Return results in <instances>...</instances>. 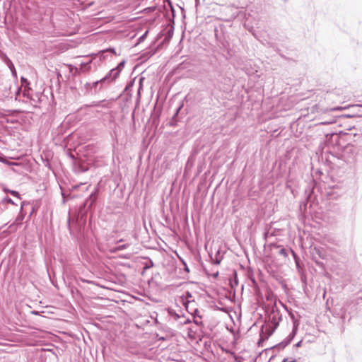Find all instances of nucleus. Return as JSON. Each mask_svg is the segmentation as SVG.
<instances>
[{
	"mask_svg": "<svg viewBox=\"0 0 362 362\" xmlns=\"http://www.w3.org/2000/svg\"><path fill=\"white\" fill-rule=\"evenodd\" d=\"M99 194L100 188L96 186L76 212L71 216L69 214L67 226L70 235L78 240L84 238L83 231L86 226L88 213L95 208Z\"/></svg>",
	"mask_w": 362,
	"mask_h": 362,
	"instance_id": "nucleus-1",
	"label": "nucleus"
},
{
	"mask_svg": "<svg viewBox=\"0 0 362 362\" xmlns=\"http://www.w3.org/2000/svg\"><path fill=\"white\" fill-rule=\"evenodd\" d=\"M179 121V118L177 117L173 116L171 117L168 124L170 127H175Z\"/></svg>",
	"mask_w": 362,
	"mask_h": 362,
	"instance_id": "nucleus-28",
	"label": "nucleus"
},
{
	"mask_svg": "<svg viewBox=\"0 0 362 362\" xmlns=\"http://www.w3.org/2000/svg\"><path fill=\"white\" fill-rule=\"evenodd\" d=\"M312 259L319 267H324V263L320 259H325L327 257L325 250L321 247L315 246L310 249Z\"/></svg>",
	"mask_w": 362,
	"mask_h": 362,
	"instance_id": "nucleus-4",
	"label": "nucleus"
},
{
	"mask_svg": "<svg viewBox=\"0 0 362 362\" xmlns=\"http://www.w3.org/2000/svg\"><path fill=\"white\" fill-rule=\"evenodd\" d=\"M317 182L314 179L310 180L305 189V198L307 202H311V203H315L317 202V195L315 194V189L317 187Z\"/></svg>",
	"mask_w": 362,
	"mask_h": 362,
	"instance_id": "nucleus-5",
	"label": "nucleus"
},
{
	"mask_svg": "<svg viewBox=\"0 0 362 362\" xmlns=\"http://www.w3.org/2000/svg\"><path fill=\"white\" fill-rule=\"evenodd\" d=\"M119 75L113 69H110L109 72L102 78L103 82L108 86L110 83L115 82Z\"/></svg>",
	"mask_w": 362,
	"mask_h": 362,
	"instance_id": "nucleus-12",
	"label": "nucleus"
},
{
	"mask_svg": "<svg viewBox=\"0 0 362 362\" xmlns=\"http://www.w3.org/2000/svg\"><path fill=\"white\" fill-rule=\"evenodd\" d=\"M6 209H8V205L4 201V199L1 198L0 199V214H1L4 211H5Z\"/></svg>",
	"mask_w": 362,
	"mask_h": 362,
	"instance_id": "nucleus-29",
	"label": "nucleus"
},
{
	"mask_svg": "<svg viewBox=\"0 0 362 362\" xmlns=\"http://www.w3.org/2000/svg\"><path fill=\"white\" fill-rule=\"evenodd\" d=\"M25 204H26V202L23 201L21 202L20 212L16 218V222H17L18 223H21L25 218V214L23 213V207Z\"/></svg>",
	"mask_w": 362,
	"mask_h": 362,
	"instance_id": "nucleus-18",
	"label": "nucleus"
},
{
	"mask_svg": "<svg viewBox=\"0 0 362 362\" xmlns=\"http://www.w3.org/2000/svg\"><path fill=\"white\" fill-rule=\"evenodd\" d=\"M218 274H219L218 272H216V273H214L212 276L214 279H216L218 276Z\"/></svg>",
	"mask_w": 362,
	"mask_h": 362,
	"instance_id": "nucleus-47",
	"label": "nucleus"
},
{
	"mask_svg": "<svg viewBox=\"0 0 362 362\" xmlns=\"http://www.w3.org/2000/svg\"><path fill=\"white\" fill-rule=\"evenodd\" d=\"M187 296H191V294H190V293H189V292H187Z\"/></svg>",
	"mask_w": 362,
	"mask_h": 362,
	"instance_id": "nucleus-57",
	"label": "nucleus"
},
{
	"mask_svg": "<svg viewBox=\"0 0 362 362\" xmlns=\"http://www.w3.org/2000/svg\"><path fill=\"white\" fill-rule=\"evenodd\" d=\"M88 189V187H85L83 190L87 191Z\"/></svg>",
	"mask_w": 362,
	"mask_h": 362,
	"instance_id": "nucleus-56",
	"label": "nucleus"
},
{
	"mask_svg": "<svg viewBox=\"0 0 362 362\" xmlns=\"http://www.w3.org/2000/svg\"><path fill=\"white\" fill-rule=\"evenodd\" d=\"M145 259H146L148 261L144 264V269L147 270L153 267L154 264L150 257H146Z\"/></svg>",
	"mask_w": 362,
	"mask_h": 362,
	"instance_id": "nucleus-26",
	"label": "nucleus"
},
{
	"mask_svg": "<svg viewBox=\"0 0 362 362\" xmlns=\"http://www.w3.org/2000/svg\"><path fill=\"white\" fill-rule=\"evenodd\" d=\"M4 163L6 164L8 166H13V165H16V163L11 162V161H8L7 159L6 160V163Z\"/></svg>",
	"mask_w": 362,
	"mask_h": 362,
	"instance_id": "nucleus-42",
	"label": "nucleus"
},
{
	"mask_svg": "<svg viewBox=\"0 0 362 362\" xmlns=\"http://www.w3.org/2000/svg\"><path fill=\"white\" fill-rule=\"evenodd\" d=\"M297 333V327H293L291 332L281 342L278 344L276 346L284 349L286 346L291 343Z\"/></svg>",
	"mask_w": 362,
	"mask_h": 362,
	"instance_id": "nucleus-10",
	"label": "nucleus"
},
{
	"mask_svg": "<svg viewBox=\"0 0 362 362\" xmlns=\"http://www.w3.org/2000/svg\"><path fill=\"white\" fill-rule=\"evenodd\" d=\"M341 109H342V107H339V106H337V107H334L332 110H341Z\"/></svg>",
	"mask_w": 362,
	"mask_h": 362,
	"instance_id": "nucleus-48",
	"label": "nucleus"
},
{
	"mask_svg": "<svg viewBox=\"0 0 362 362\" xmlns=\"http://www.w3.org/2000/svg\"><path fill=\"white\" fill-rule=\"evenodd\" d=\"M148 33V31L146 30L143 35H141L138 39V42L141 43V42H143L146 38Z\"/></svg>",
	"mask_w": 362,
	"mask_h": 362,
	"instance_id": "nucleus-36",
	"label": "nucleus"
},
{
	"mask_svg": "<svg viewBox=\"0 0 362 362\" xmlns=\"http://www.w3.org/2000/svg\"><path fill=\"white\" fill-rule=\"evenodd\" d=\"M107 103L105 100H101L99 102L95 103L93 106L94 107H107Z\"/></svg>",
	"mask_w": 362,
	"mask_h": 362,
	"instance_id": "nucleus-33",
	"label": "nucleus"
},
{
	"mask_svg": "<svg viewBox=\"0 0 362 362\" xmlns=\"http://www.w3.org/2000/svg\"><path fill=\"white\" fill-rule=\"evenodd\" d=\"M0 58L7 65L8 69H10L14 66L13 63L10 59V58L7 56L6 54L1 53L0 55Z\"/></svg>",
	"mask_w": 362,
	"mask_h": 362,
	"instance_id": "nucleus-19",
	"label": "nucleus"
},
{
	"mask_svg": "<svg viewBox=\"0 0 362 362\" xmlns=\"http://www.w3.org/2000/svg\"><path fill=\"white\" fill-rule=\"evenodd\" d=\"M32 314L35 315H39L37 311H32Z\"/></svg>",
	"mask_w": 362,
	"mask_h": 362,
	"instance_id": "nucleus-49",
	"label": "nucleus"
},
{
	"mask_svg": "<svg viewBox=\"0 0 362 362\" xmlns=\"http://www.w3.org/2000/svg\"><path fill=\"white\" fill-rule=\"evenodd\" d=\"M196 152H192L190 156L188 157L187 163H186V168H192L196 160Z\"/></svg>",
	"mask_w": 362,
	"mask_h": 362,
	"instance_id": "nucleus-20",
	"label": "nucleus"
},
{
	"mask_svg": "<svg viewBox=\"0 0 362 362\" xmlns=\"http://www.w3.org/2000/svg\"><path fill=\"white\" fill-rule=\"evenodd\" d=\"M135 82V78L130 80L126 85L122 93L119 95L120 98L123 100L128 101L132 98V88H133Z\"/></svg>",
	"mask_w": 362,
	"mask_h": 362,
	"instance_id": "nucleus-8",
	"label": "nucleus"
},
{
	"mask_svg": "<svg viewBox=\"0 0 362 362\" xmlns=\"http://www.w3.org/2000/svg\"><path fill=\"white\" fill-rule=\"evenodd\" d=\"M195 3H196V6H197L198 4H199V0H195Z\"/></svg>",
	"mask_w": 362,
	"mask_h": 362,
	"instance_id": "nucleus-53",
	"label": "nucleus"
},
{
	"mask_svg": "<svg viewBox=\"0 0 362 362\" xmlns=\"http://www.w3.org/2000/svg\"><path fill=\"white\" fill-rule=\"evenodd\" d=\"M21 86L23 88V95L25 98H29V91L31 90L30 81L24 76L21 78Z\"/></svg>",
	"mask_w": 362,
	"mask_h": 362,
	"instance_id": "nucleus-13",
	"label": "nucleus"
},
{
	"mask_svg": "<svg viewBox=\"0 0 362 362\" xmlns=\"http://www.w3.org/2000/svg\"><path fill=\"white\" fill-rule=\"evenodd\" d=\"M183 103H181L175 109V113L173 115V116H175V117H178V115L180 112V110L183 108Z\"/></svg>",
	"mask_w": 362,
	"mask_h": 362,
	"instance_id": "nucleus-34",
	"label": "nucleus"
},
{
	"mask_svg": "<svg viewBox=\"0 0 362 362\" xmlns=\"http://www.w3.org/2000/svg\"><path fill=\"white\" fill-rule=\"evenodd\" d=\"M209 256L211 259V262L213 264L218 265L221 264L222 259L223 257V255H221V250H218L216 252L215 256L213 257L211 254H209Z\"/></svg>",
	"mask_w": 362,
	"mask_h": 362,
	"instance_id": "nucleus-16",
	"label": "nucleus"
},
{
	"mask_svg": "<svg viewBox=\"0 0 362 362\" xmlns=\"http://www.w3.org/2000/svg\"><path fill=\"white\" fill-rule=\"evenodd\" d=\"M308 204H310V206L311 207L312 204L313 203H311V202H307L306 198L305 199V201H303L300 203L299 209H300V212L305 213L306 211L307 206H308Z\"/></svg>",
	"mask_w": 362,
	"mask_h": 362,
	"instance_id": "nucleus-22",
	"label": "nucleus"
},
{
	"mask_svg": "<svg viewBox=\"0 0 362 362\" xmlns=\"http://www.w3.org/2000/svg\"><path fill=\"white\" fill-rule=\"evenodd\" d=\"M144 81V77L139 78V87L137 90V103L140 100L141 91L143 90V81Z\"/></svg>",
	"mask_w": 362,
	"mask_h": 362,
	"instance_id": "nucleus-25",
	"label": "nucleus"
},
{
	"mask_svg": "<svg viewBox=\"0 0 362 362\" xmlns=\"http://www.w3.org/2000/svg\"><path fill=\"white\" fill-rule=\"evenodd\" d=\"M122 241H123V239H119V240L117 241V243H121Z\"/></svg>",
	"mask_w": 362,
	"mask_h": 362,
	"instance_id": "nucleus-55",
	"label": "nucleus"
},
{
	"mask_svg": "<svg viewBox=\"0 0 362 362\" xmlns=\"http://www.w3.org/2000/svg\"><path fill=\"white\" fill-rule=\"evenodd\" d=\"M129 245H130L129 243L119 245L114 247L111 251L112 252H116L118 251L124 250L127 249Z\"/></svg>",
	"mask_w": 362,
	"mask_h": 362,
	"instance_id": "nucleus-27",
	"label": "nucleus"
},
{
	"mask_svg": "<svg viewBox=\"0 0 362 362\" xmlns=\"http://www.w3.org/2000/svg\"><path fill=\"white\" fill-rule=\"evenodd\" d=\"M11 72V74L13 76V77L14 78H17V71H16V69L15 68V66H13V67L10 68L9 69Z\"/></svg>",
	"mask_w": 362,
	"mask_h": 362,
	"instance_id": "nucleus-37",
	"label": "nucleus"
},
{
	"mask_svg": "<svg viewBox=\"0 0 362 362\" xmlns=\"http://www.w3.org/2000/svg\"><path fill=\"white\" fill-rule=\"evenodd\" d=\"M126 64V60L125 59H122L119 63H118V64L117 65V66H115V68H112L115 71H117V73L120 75V73L121 71H122V69H124V66Z\"/></svg>",
	"mask_w": 362,
	"mask_h": 362,
	"instance_id": "nucleus-23",
	"label": "nucleus"
},
{
	"mask_svg": "<svg viewBox=\"0 0 362 362\" xmlns=\"http://www.w3.org/2000/svg\"><path fill=\"white\" fill-rule=\"evenodd\" d=\"M159 115L156 116V117L153 118V123L156 122V120L158 119Z\"/></svg>",
	"mask_w": 362,
	"mask_h": 362,
	"instance_id": "nucleus-50",
	"label": "nucleus"
},
{
	"mask_svg": "<svg viewBox=\"0 0 362 362\" xmlns=\"http://www.w3.org/2000/svg\"><path fill=\"white\" fill-rule=\"evenodd\" d=\"M316 173L322 174V172H321V170H317L316 171Z\"/></svg>",
	"mask_w": 362,
	"mask_h": 362,
	"instance_id": "nucleus-54",
	"label": "nucleus"
},
{
	"mask_svg": "<svg viewBox=\"0 0 362 362\" xmlns=\"http://www.w3.org/2000/svg\"><path fill=\"white\" fill-rule=\"evenodd\" d=\"M61 194L63 199V202H66L69 199H72L76 197H78L79 195L74 193L69 187H64L60 186Z\"/></svg>",
	"mask_w": 362,
	"mask_h": 362,
	"instance_id": "nucleus-9",
	"label": "nucleus"
},
{
	"mask_svg": "<svg viewBox=\"0 0 362 362\" xmlns=\"http://www.w3.org/2000/svg\"><path fill=\"white\" fill-rule=\"evenodd\" d=\"M180 262H182V265H184V262H186L182 258L180 257Z\"/></svg>",
	"mask_w": 362,
	"mask_h": 362,
	"instance_id": "nucleus-51",
	"label": "nucleus"
},
{
	"mask_svg": "<svg viewBox=\"0 0 362 362\" xmlns=\"http://www.w3.org/2000/svg\"><path fill=\"white\" fill-rule=\"evenodd\" d=\"M9 194L11 196H13L14 197H16L19 200H21V199H22L20 193L18 191H16V190H13V189L12 190H9Z\"/></svg>",
	"mask_w": 362,
	"mask_h": 362,
	"instance_id": "nucleus-32",
	"label": "nucleus"
},
{
	"mask_svg": "<svg viewBox=\"0 0 362 362\" xmlns=\"http://www.w3.org/2000/svg\"><path fill=\"white\" fill-rule=\"evenodd\" d=\"M346 135H348V134L342 131H339V132H328L325 134V143L327 146L343 148L345 145L344 136H346Z\"/></svg>",
	"mask_w": 362,
	"mask_h": 362,
	"instance_id": "nucleus-2",
	"label": "nucleus"
},
{
	"mask_svg": "<svg viewBox=\"0 0 362 362\" xmlns=\"http://www.w3.org/2000/svg\"><path fill=\"white\" fill-rule=\"evenodd\" d=\"M343 117H347V118H354V117H361L362 115H344Z\"/></svg>",
	"mask_w": 362,
	"mask_h": 362,
	"instance_id": "nucleus-39",
	"label": "nucleus"
},
{
	"mask_svg": "<svg viewBox=\"0 0 362 362\" xmlns=\"http://www.w3.org/2000/svg\"><path fill=\"white\" fill-rule=\"evenodd\" d=\"M174 32V26L173 25H166L165 29L163 30L160 35H165V37L161 43V46L163 43L168 44L171 40Z\"/></svg>",
	"mask_w": 362,
	"mask_h": 362,
	"instance_id": "nucleus-11",
	"label": "nucleus"
},
{
	"mask_svg": "<svg viewBox=\"0 0 362 362\" xmlns=\"http://www.w3.org/2000/svg\"><path fill=\"white\" fill-rule=\"evenodd\" d=\"M229 285L231 290H233V293H235V287L238 285V279L236 272H234V275L230 278Z\"/></svg>",
	"mask_w": 362,
	"mask_h": 362,
	"instance_id": "nucleus-17",
	"label": "nucleus"
},
{
	"mask_svg": "<svg viewBox=\"0 0 362 362\" xmlns=\"http://www.w3.org/2000/svg\"><path fill=\"white\" fill-rule=\"evenodd\" d=\"M267 339H268V337H267L264 339H263L262 334H260V338L259 339V340L257 341L258 346H262V344H263L264 341Z\"/></svg>",
	"mask_w": 362,
	"mask_h": 362,
	"instance_id": "nucleus-38",
	"label": "nucleus"
},
{
	"mask_svg": "<svg viewBox=\"0 0 362 362\" xmlns=\"http://www.w3.org/2000/svg\"><path fill=\"white\" fill-rule=\"evenodd\" d=\"M162 47L161 43L158 44L156 47H153L152 45L151 46L150 49L148 50H146L143 54L142 57H145L146 59H149L151 57H153L155 54L157 53V52Z\"/></svg>",
	"mask_w": 362,
	"mask_h": 362,
	"instance_id": "nucleus-15",
	"label": "nucleus"
},
{
	"mask_svg": "<svg viewBox=\"0 0 362 362\" xmlns=\"http://www.w3.org/2000/svg\"><path fill=\"white\" fill-rule=\"evenodd\" d=\"M108 54L110 55H117V52L114 47H110L107 49L100 50L98 53V56L100 59H106L107 58Z\"/></svg>",
	"mask_w": 362,
	"mask_h": 362,
	"instance_id": "nucleus-14",
	"label": "nucleus"
},
{
	"mask_svg": "<svg viewBox=\"0 0 362 362\" xmlns=\"http://www.w3.org/2000/svg\"><path fill=\"white\" fill-rule=\"evenodd\" d=\"M45 165L46 167H47L49 170H52V165H51L49 161L47 160L46 163H45Z\"/></svg>",
	"mask_w": 362,
	"mask_h": 362,
	"instance_id": "nucleus-45",
	"label": "nucleus"
},
{
	"mask_svg": "<svg viewBox=\"0 0 362 362\" xmlns=\"http://www.w3.org/2000/svg\"><path fill=\"white\" fill-rule=\"evenodd\" d=\"M281 362H297V360L295 358H291L289 360L288 358H285L282 360Z\"/></svg>",
	"mask_w": 362,
	"mask_h": 362,
	"instance_id": "nucleus-40",
	"label": "nucleus"
},
{
	"mask_svg": "<svg viewBox=\"0 0 362 362\" xmlns=\"http://www.w3.org/2000/svg\"><path fill=\"white\" fill-rule=\"evenodd\" d=\"M9 190H11L10 189L7 188L6 187H3V191L6 193V194H9Z\"/></svg>",
	"mask_w": 362,
	"mask_h": 362,
	"instance_id": "nucleus-46",
	"label": "nucleus"
},
{
	"mask_svg": "<svg viewBox=\"0 0 362 362\" xmlns=\"http://www.w3.org/2000/svg\"><path fill=\"white\" fill-rule=\"evenodd\" d=\"M274 247L279 249L278 254L284 257H287L288 255V250L280 245L275 244Z\"/></svg>",
	"mask_w": 362,
	"mask_h": 362,
	"instance_id": "nucleus-21",
	"label": "nucleus"
},
{
	"mask_svg": "<svg viewBox=\"0 0 362 362\" xmlns=\"http://www.w3.org/2000/svg\"><path fill=\"white\" fill-rule=\"evenodd\" d=\"M168 313L170 316L173 317L176 320L180 318V315L177 314L176 312L173 309H169Z\"/></svg>",
	"mask_w": 362,
	"mask_h": 362,
	"instance_id": "nucleus-35",
	"label": "nucleus"
},
{
	"mask_svg": "<svg viewBox=\"0 0 362 362\" xmlns=\"http://www.w3.org/2000/svg\"><path fill=\"white\" fill-rule=\"evenodd\" d=\"M107 87L102 78L92 83L88 82L84 84V89L86 94H96Z\"/></svg>",
	"mask_w": 362,
	"mask_h": 362,
	"instance_id": "nucleus-3",
	"label": "nucleus"
},
{
	"mask_svg": "<svg viewBox=\"0 0 362 362\" xmlns=\"http://www.w3.org/2000/svg\"><path fill=\"white\" fill-rule=\"evenodd\" d=\"M90 164L81 158H74L73 170L75 173H83L89 170Z\"/></svg>",
	"mask_w": 362,
	"mask_h": 362,
	"instance_id": "nucleus-7",
	"label": "nucleus"
},
{
	"mask_svg": "<svg viewBox=\"0 0 362 362\" xmlns=\"http://www.w3.org/2000/svg\"><path fill=\"white\" fill-rule=\"evenodd\" d=\"M6 157L3 155L2 153H0V162L1 163H6Z\"/></svg>",
	"mask_w": 362,
	"mask_h": 362,
	"instance_id": "nucleus-41",
	"label": "nucleus"
},
{
	"mask_svg": "<svg viewBox=\"0 0 362 362\" xmlns=\"http://www.w3.org/2000/svg\"><path fill=\"white\" fill-rule=\"evenodd\" d=\"M289 251L291 252L292 256L294 259L296 267L298 272L300 274V280L304 284H307V275L306 270L305 269L304 264L303 262L300 260L299 256L297 255L296 252H294L291 248L289 249Z\"/></svg>",
	"mask_w": 362,
	"mask_h": 362,
	"instance_id": "nucleus-6",
	"label": "nucleus"
},
{
	"mask_svg": "<svg viewBox=\"0 0 362 362\" xmlns=\"http://www.w3.org/2000/svg\"><path fill=\"white\" fill-rule=\"evenodd\" d=\"M85 185H86V183L81 182L80 184L74 185L71 187H70L69 188L71 189V190H72L75 193V192L76 190H78L81 187H84Z\"/></svg>",
	"mask_w": 362,
	"mask_h": 362,
	"instance_id": "nucleus-31",
	"label": "nucleus"
},
{
	"mask_svg": "<svg viewBox=\"0 0 362 362\" xmlns=\"http://www.w3.org/2000/svg\"><path fill=\"white\" fill-rule=\"evenodd\" d=\"M183 269L184 271H185L187 273H189V269L187 266V264L186 262H184V265H183Z\"/></svg>",
	"mask_w": 362,
	"mask_h": 362,
	"instance_id": "nucleus-43",
	"label": "nucleus"
},
{
	"mask_svg": "<svg viewBox=\"0 0 362 362\" xmlns=\"http://www.w3.org/2000/svg\"><path fill=\"white\" fill-rule=\"evenodd\" d=\"M360 106H361V107H362V105H361Z\"/></svg>",
	"mask_w": 362,
	"mask_h": 362,
	"instance_id": "nucleus-58",
	"label": "nucleus"
},
{
	"mask_svg": "<svg viewBox=\"0 0 362 362\" xmlns=\"http://www.w3.org/2000/svg\"><path fill=\"white\" fill-rule=\"evenodd\" d=\"M302 343H303V340H300L299 341H298L296 344H294V346L296 348H299L301 346Z\"/></svg>",
	"mask_w": 362,
	"mask_h": 362,
	"instance_id": "nucleus-44",
	"label": "nucleus"
},
{
	"mask_svg": "<svg viewBox=\"0 0 362 362\" xmlns=\"http://www.w3.org/2000/svg\"><path fill=\"white\" fill-rule=\"evenodd\" d=\"M126 64V60L125 59H122L119 63H118V64L117 65V66H115V68H112L115 71H117V73L120 75V73L121 71H122V69H124V66Z\"/></svg>",
	"mask_w": 362,
	"mask_h": 362,
	"instance_id": "nucleus-24",
	"label": "nucleus"
},
{
	"mask_svg": "<svg viewBox=\"0 0 362 362\" xmlns=\"http://www.w3.org/2000/svg\"><path fill=\"white\" fill-rule=\"evenodd\" d=\"M2 199L6 203L7 205L11 204L13 206H18V204H16L11 198H10L8 196H4Z\"/></svg>",
	"mask_w": 362,
	"mask_h": 362,
	"instance_id": "nucleus-30",
	"label": "nucleus"
},
{
	"mask_svg": "<svg viewBox=\"0 0 362 362\" xmlns=\"http://www.w3.org/2000/svg\"><path fill=\"white\" fill-rule=\"evenodd\" d=\"M332 122H322L321 124H332Z\"/></svg>",
	"mask_w": 362,
	"mask_h": 362,
	"instance_id": "nucleus-52",
	"label": "nucleus"
}]
</instances>
